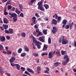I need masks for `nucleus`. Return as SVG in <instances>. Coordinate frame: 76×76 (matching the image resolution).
Segmentation results:
<instances>
[{"mask_svg":"<svg viewBox=\"0 0 76 76\" xmlns=\"http://www.w3.org/2000/svg\"><path fill=\"white\" fill-rule=\"evenodd\" d=\"M44 0H42L41 1H39L38 2L37 5L38 6V9H40L41 11H45V9L42 6V3L44 2Z\"/></svg>","mask_w":76,"mask_h":76,"instance_id":"obj_1","label":"nucleus"},{"mask_svg":"<svg viewBox=\"0 0 76 76\" xmlns=\"http://www.w3.org/2000/svg\"><path fill=\"white\" fill-rule=\"evenodd\" d=\"M31 38L33 40V42L34 43V44H35V45L37 46V45L39 44L40 42L39 41H38L37 39H36V38H35V37H34L33 36H31Z\"/></svg>","mask_w":76,"mask_h":76,"instance_id":"obj_2","label":"nucleus"},{"mask_svg":"<svg viewBox=\"0 0 76 76\" xmlns=\"http://www.w3.org/2000/svg\"><path fill=\"white\" fill-rule=\"evenodd\" d=\"M64 37L63 36V39L62 40V44L64 45H65L68 43V41L67 39H64Z\"/></svg>","mask_w":76,"mask_h":76,"instance_id":"obj_3","label":"nucleus"},{"mask_svg":"<svg viewBox=\"0 0 76 76\" xmlns=\"http://www.w3.org/2000/svg\"><path fill=\"white\" fill-rule=\"evenodd\" d=\"M9 14L10 15L12 16V18H17V17H18V15H17V14L15 13H12L10 12L9 13Z\"/></svg>","mask_w":76,"mask_h":76,"instance_id":"obj_4","label":"nucleus"},{"mask_svg":"<svg viewBox=\"0 0 76 76\" xmlns=\"http://www.w3.org/2000/svg\"><path fill=\"white\" fill-rule=\"evenodd\" d=\"M52 32L54 34H56L57 31V28L56 26H54L53 27V30H52Z\"/></svg>","mask_w":76,"mask_h":76,"instance_id":"obj_5","label":"nucleus"},{"mask_svg":"<svg viewBox=\"0 0 76 76\" xmlns=\"http://www.w3.org/2000/svg\"><path fill=\"white\" fill-rule=\"evenodd\" d=\"M69 58L66 59V61L62 62L63 65L65 66V65L67 64V63H69Z\"/></svg>","mask_w":76,"mask_h":76,"instance_id":"obj_6","label":"nucleus"},{"mask_svg":"<svg viewBox=\"0 0 76 76\" xmlns=\"http://www.w3.org/2000/svg\"><path fill=\"white\" fill-rule=\"evenodd\" d=\"M67 20L66 19H64L63 20L62 22V24H64L62 26V27L63 28H64V26L66 25V23H67Z\"/></svg>","mask_w":76,"mask_h":76,"instance_id":"obj_7","label":"nucleus"},{"mask_svg":"<svg viewBox=\"0 0 76 76\" xmlns=\"http://www.w3.org/2000/svg\"><path fill=\"white\" fill-rule=\"evenodd\" d=\"M44 39V37H40L38 38V39L39 41H41L42 42H45V40Z\"/></svg>","mask_w":76,"mask_h":76,"instance_id":"obj_8","label":"nucleus"},{"mask_svg":"<svg viewBox=\"0 0 76 76\" xmlns=\"http://www.w3.org/2000/svg\"><path fill=\"white\" fill-rule=\"evenodd\" d=\"M0 39L1 42H4L6 41V39L4 36H0Z\"/></svg>","mask_w":76,"mask_h":76,"instance_id":"obj_9","label":"nucleus"},{"mask_svg":"<svg viewBox=\"0 0 76 76\" xmlns=\"http://www.w3.org/2000/svg\"><path fill=\"white\" fill-rule=\"evenodd\" d=\"M48 47V45L46 44H44L42 50L43 51H45V50H47Z\"/></svg>","mask_w":76,"mask_h":76,"instance_id":"obj_10","label":"nucleus"},{"mask_svg":"<svg viewBox=\"0 0 76 76\" xmlns=\"http://www.w3.org/2000/svg\"><path fill=\"white\" fill-rule=\"evenodd\" d=\"M52 23L54 24V25H57V20L54 19H52Z\"/></svg>","mask_w":76,"mask_h":76,"instance_id":"obj_11","label":"nucleus"},{"mask_svg":"<svg viewBox=\"0 0 76 76\" xmlns=\"http://www.w3.org/2000/svg\"><path fill=\"white\" fill-rule=\"evenodd\" d=\"M27 71L29 72H30V73H32L33 74H34V73H35L34 71L32 70V69H31V68H28L27 69Z\"/></svg>","mask_w":76,"mask_h":76,"instance_id":"obj_12","label":"nucleus"},{"mask_svg":"<svg viewBox=\"0 0 76 76\" xmlns=\"http://www.w3.org/2000/svg\"><path fill=\"white\" fill-rule=\"evenodd\" d=\"M61 64V63L58 62H56L54 63V65L53 66V67H57L58 65H60Z\"/></svg>","mask_w":76,"mask_h":76,"instance_id":"obj_13","label":"nucleus"},{"mask_svg":"<svg viewBox=\"0 0 76 76\" xmlns=\"http://www.w3.org/2000/svg\"><path fill=\"white\" fill-rule=\"evenodd\" d=\"M42 45V43H41V42H39V43L36 45L37 46L38 49H40V48H41V45Z\"/></svg>","mask_w":76,"mask_h":76,"instance_id":"obj_14","label":"nucleus"},{"mask_svg":"<svg viewBox=\"0 0 76 76\" xmlns=\"http://www.w3.org/2000/svg\"><path fill=\"white\" fill-rule=\"evenodd\" d=\"M3 22L4 23H8L9 20L6 18H4L3 19Z\"/></svg>","mask_w":76,"mask_h":76,"instance_id":"obj_15","label":"nucleus"},{"mask_svg":"<svg viewBox=\"0 0 76 76\" xmlns=\"http://www.w3.org/2000/svg\"><path fill=\"white\" fill-rule=\"evenodd\" d=\"M15 60H16L15 58L14 57H12L10 60V63H12V62H13V61H15Z\"/></svg>","mask_w":76,"mask_h":76,"instance_id":"obj_16","label":"nucleus"},{"mask_svg":"<svg viewBox=\"0 0 76 76\" xmlns=\"http://www.w3.org/2000/svg\"><path fill=\"white\" fill-rule=\"evenodd\" d=\"M57 21L58 23L60 22H61V17L60 16L58 17H57Z\"/></svg>","mask_w":76,"mask_h":76,"instance_id":"obj_17","label":"nucleus"},{"mask_svg":"<svg viewBox=\"0 0 76 76\" xmlns=\"http://www.w3.org/2000/svg\"><path fill=\"white\" fill-rule=\"evenodd\" d=\"M8 31H9V34H12L13 33V29L12 28H9Z\"/></svg>","mask_w":76,"mask_h":76,"instance_id":"obj_18","label":"nucleus"},{"mask_svg":"<svg viewBox=\"0 0 76 76\" xmlns=\"http://www.w3.org/2000/svg\"><path fill=\"white\" fill-rule=\"evenodd\" d=\"M42 35H43V33H42V32L41 31H39L37 35V37H39V36H41Z\"/></svg>","mask_w":76,"mask_h":76,"instance_id":"obj_19","label":"nucleus"},{"mask_svg":"<svg viewBox=\"0 0 76 76\" xmlns=\"http://www.w3.org/2000/svg\"><path fill=\"white\" fill-rule=\"evenodd\" d=\"M16 69H17V70H20V66L19 65V64H16Z\"/></svg>","mask_w":76,"mask_h":76,"instance_id":"obj_20","label":"nucleus"},{"mask_svg":"<svg viewBox=\"0 0 76 76\" xmlns=\"http://www.w3.org/2000/svg\"><path fill=\"white\" fill-rule=\"evenodd\" d=\"M52 55H53V54H52V53H51V52H50L49 53V58H51L52 57H53Z\"/></svg>","mask_w":76,"mask_h":76,"instance_id":"obj_21","label":"nucleus"},{"mask_svg":"<svg viewBox=\"0 0 76 76\" xmlns=\"http://www.w3.org/2000/svg\"><path fill=\"white\" fill-rule=\"evenodd\" d=\"M24 48L26 51H27V52H28L29 51V48L26 45L25 46Z\"/></svg>","mask_w":76,"mask_h":76,"instance_id":"obj_22","label":"nucleus"},{"mask_svg":"<svg viewBox=\"0 0 76 76\" xmlns=\"http://www.w3.org/2000/svg\"><path fill=\"white\" fill-rule=\"evenodd\" d=\"M47 31H48V29L43 30V33L45 35H47Z\"/></svg>","mask_w":76,"mask_h":76,"instance_id":"obj_23","label":"nucleus"},{"mask_svg":"<svg viewBox=\"0 0 76 76\" xmlns=\"http://www.w3.org/2000/svg\"><path fill=\"white\" fill-rule=\"evenodd\" d=\"M44 6L46 9H48L49 8V5H48L45 4L44 5Z\"/></svg>","mask_w":76,"mask_h":76,"instance_id":"obj_24","label":"nucleus"},{"mask_svg":"<svg viewBox=\"0 0 76 76\" xmlns=\"http://www.w3.org/2000/svg\"><path fill=\"white\" fill-rule=\"evenodd\" d=\"M12 0H8V1L7 2L6 4L7 5H8V4H11L12 3V2H11Z\"/></svg>","mask_w":76,"mask_h":76,"instance_id":"obj_25","label":"nucleus"},{"mask_svg":"<svg viewBox=\"0 0 76 76\" xmlns=\"http://www.w3.org/2000/svg\"><path fill=\"white\" fill-rule=\"evenodd\" d=\"M3 26H4L5 29H7L8 28V25H7L6 24H3Z\"/></svg>","mask_w":76,"mask_h":76,"instance_id":"obj_26","label":"nucleus"},{"mask_svg":"<svg viewBox=\"0 0 76 76\" xmlns=\"http://www.w3.org/2000/svg\"><path fill=\"white\" fill-rule=\"evenodd\" d=\"M74 22H72L71 24H69V25L70 26V29H72V26L74 25Z\"/></svg>","mask_w":76,"mask_h":76,"instance_id":"obj_27","label":"nucleus"},{"mask_svg":"<svg viewBox=\"0 0 76 76\" xmlns=\"http://www.w3.org/2000/svg\"><path fill=\"white\" fill-rule=\"evenodd\" d=\"M12 8V5H8L7 6V9L8 10H10Z\"/></svg>","mask_w":76,"mask_h":76,"instance_id":"obj_28","label":"nucleus"},{"mask_svg":"<svg viewBox=\"0 0 76 76\" xmlns=\"http://www.w3.org/2000/svg\"><path fill=\"white\" fill-rule=\"evenodd\" d=\"M22 49L21 48H20L18 50V53H22Z\"/></svg>","mask_w":76,"mask_h":76,"instance_id":"obj_29","label":"nucleus"},{"mask_svg":"<svg viewBox=\"0 0 76 76\" xmlns=\"http://www.w3.org/2000/svg\"><path fill=\"white\" fill-rule=\"evenodd\" d=\"M49 19V18H48V17L46 16L44 18V20L45 21H48Z\"/></svg>","mask_w":76,"mask_h":76,"instance_id":"obj_30","label":"nucleus"},{"mask_svg":"<svg viewBox=\"0 0 76 76\" xmlns=\"http://www.w3.org/2000/svg\"><path fill=\"white\" fill-rule=\"evenodd\" d=\"M48 43L49 44H51V38L50 37H49L48 39Z\"/></svg>","mask_w":76,"mask_h":76,"instance_id":"obj_31","label":"nucleus"},{"mask_svg":"<svg viewBox=\"0 0 76 76\" xmlns=\"http://www.w3.org/2000/svg\"><path fill=\"white\" fill-rule=\"evenodd\" d=\"M21 36L23 38H25L26 37V34L25 33H21Z\"/></svg>","mask_w":76,"mask_h":76,"instance_id":"obj_32","label":"nucleus"},{"mask_svg":"<svg viewBox=\"0 0 76 76\" xmlns=\"http://www.w3.org/2000/svg\"><path fill=\"white\" fill-rule=\"evenodd\" d=\"M13 21L14 22H16V21H17V20H18V18L17 17H14L13 18Z\"/></svg>","mask_w":76,"mask_h":76,"instance_id":"obj_33","label":"nucleus"},{"mask_svg":"<svg viewBox=\"0 0 76 76\" xmlns=\"http://www.w3.org/2000/svg\"><path fill=\"white\" fill-rule=\"evenodd\" d=\"M25 74H26V75H29V76H31V75L29 73L28 71H25Z\"/></svg>","mask_w":76,"mask_h":76,"instance_id":"obj_34","label":"nucleus"},{"mask_svg":"<svg viewBox=\"0 0 76 76\" xmlns=\"http://www.w3.org/2000/svg\"><path fill=\"white\" fill-rule=\"evenodd\" d=\"M12 56H14L15 57H16L17 56V53L15 52H13L12 54Z\"/></svg>","mask_w":76,"mask_h":76,"instance_id":"obj_35","label":"nucleus"},{"mask_svg":"<svg viewBox=\"0 0 76 76\" xmlns=\"http://www.w3.org/2000/svg\"><path fill=\"white\" fill-rule=\"evenodd\" d=\"M26 56V53H23L20 55L21 57H25Z\"/></svg>","mask_w":76,"mask_h":76,"instance_id":"obj_36","label":"nucleus"},{"mask_svg":"<svg viewBox=\"0 0 76 76\" xmlns=\"http://www.w3.org/2000/svg\"><path fill=\"white\" fill-rule=\"evenodd\" d=\"M61 53L62 55H63L65 54V53H66V51L61 50Z\"/></svg>","mask_w":76,"mask_h":76,"instance_id":"obj_37","label":"nucleus"},{"mask_svg":"<svg viewBox=\"0 0 76 76\" xmlns=\"http://www.w3.org/2000/svg\"><path fill=\"white\" fill-rule=\"evenodd\" d=\"M33 56H35V57H38V56H39V55L38 54V53H34L33 54Z\"/></svg>","mask_w":76,"mask_h":76,"instance_id":"obj_38","label":"nucleus"},{"mask_svg":"<svg viewBox=\"0 0 76 76\" xmlns=\"http://www.w3.org/2000/svg\"><path fill=\"white\" fill-rule=\"evenodd\" d=\"M3 69H2V68L0 67V73L3 74Z\"/></svg>","mask_w":76,"mask_h":76,"instance_id":"obj_39","label":"nucleus"},{"mask_svg":"<svg viewBox=\"0 0 76 76\" xmlns=\"http://www.w3.org/2000/svg\"><path fill=\"white\" fill-rule=\"evenodd\" d=\"M19 7L20 9H23V6H22V5L21 4H19Z\"/></svg>","mask_w":76,"mask_h":76,"instance_id":"obj_40","label":"nucleus"},{"mask_svg":"<svg viewBox=\"0 0 76 76\" xmlns=\"http://www.w3.org/2000/svg\"><path fill=\"white\" fill-rule=\"evenodd\" d=\"M44 55H46V56H48V53H43L42 54V56H43Z\"/></svg>","mask_w":76,"mask_h":76,"instance_id":"obj_41","label":"nucleus"},{"mask_svg":"<svg viewBox=\"0 0 76 76\" xmlns=\"http://www.w3.org/2000/svg\"><path fill=\"white\" fill-rule=\"evenodd\" d=\"M67 58H69L67 55H65L64 57V59H67Z\"/></svg>","mask_w":76,"mask_h":76,"instance_id":"obj_42","label":"nucleus"},{"mask_svg":"<svg viewBox=\"0 0 76 76\" xmlns=\"http://www.w3.org/2000/svg\"><path fill=\"white\" fill-rule=\"evenodd\" d=\"M20 17H22V18H23V17H24V15L22 13H21L20 14Z\"/></svg>","mask_w":76,"mask_h":76,"instance_id":"obj_43","label":"nucleus"},{"mask_svg":"<svg viewBox=\"0 0 76 76\" xmlns=\"http://www.w3.org/2000/svg\"><path fill=\"white\" fill-rule=\"evenodd\" d=\"M56 54L57 56H60V52H56Z\"/></svg>","mask_w":76,"mask_h":76,"instance_id":"obj_44","label":"nucleus"},{"mask_svg":"<svg viewBox=\"0 0 76 76\" xmlns=\"http://www.w3.org/2000/svg\"><path fill=\"white\" fill-rule=\"evenodd\" d=\"M65 28L66 29H69V25H67L65 26Z\"/></svg>","mask_w":76,"mask_h":76,"instance_id":"obj_45","label":"nucleus"},{"mask_svg":"<svg viewBox=\"0 0 76 76\" xmlns=\"http://www.w3.org/2000/svg\"><path fill=\"white\" fill-rule=\"evenodd\" d=\"M37 70H38L39 71H40L41 70V67H40V66H37Z\"/></svg>","mask_w":76,"mask_h":76,"instance_id":"obj_46","label":"nucleus"},{"mask_svg":"<svg viewBox=\"0 0 76 76\" xmlns=\"http://www.w3.org/2000/svg\"><path fill=\"white\" fill-rule=\"evenodd\" d=\"M10 64L12 66H16V64L13 63H11V62H10Z\"/></svg>","mask_w":76,"mask_h":76,"instance_id":"obj_47","label":"nucleus"},{"mask_svg":"<svg viewBox=\"0 0 76 76\" xmlns=\"http://www.w3.org/2000/svg\"><path fill=\"white\" fill-rule=\"evenodd\" d=\"M4 32L6 34H9V31L7 30H5Z\"/></svg>","mask_w":76,"mask_h":76,"instance_id":"obj_48","label":"nucleus"},{"mask_svg":"<svg viewBox=\"0 0 76 76\" xmlns=\"http://www.w3.org/2000/svg\"><path fill=\"white\" fill-rule=\"evenodd\" d=\"M35 15L36 16V17H37V18H39V17H40L39 15L37 13H35Z\"/></svg>","mask_w":76,"mask_h":76,"instance_id":"obj_49","label":"nucleus"},{"mask_svg":"<svg viewBox=\"0 0 76 76\" xmlns=\"http://www.w3.org/2000/svg\"><path fill=\"white\" fill-rule=\"evenodd\" d=\"M49 71L46 70L44 72V73H47L48 74H49V73H50V72H49Z\"/></svg>","mask_w":76,"mask_h":76,"instance_id":"obj_50","label":"nucleus"},{"mask_svg":"<svg viewBox=\"0 0 76 76\" xmlns=\"http://www.w3.org/2000/svg\"><path fill=\"white\" fill-rule=\"evenodd\" d=\"M6 38L8 40H9V39H10V37L9 36H7L6 37Z\"/></svg>","mask_w":76,"mask_h":76,"instance_id":"obj_51","label":"nucleus"},{"mask_svg":"<svg viewBox=\"0 0 76 76\" xmlns=\"http://www.w3.org/2000/svg\"><path fill=\"white\" fill-rule=\"evenodd\" d=\"M38 26H39V25H35L34 26V28L35 29H37L38 28Z\"/></svg>","mask_w":76,"mask_h":76,"instance_id":"obj_52","label":"nucleus"},{"mask_svg":"<svg viewBox=\"0 0 76 76\" xmlns=\"http://www.w3.org/2000/svg\"><path fill=\"white\" fill-rule=\"evenodd\" d=\"M33 23H34V24H36V23H37V21H36V20H33Z\"/></svg>","mask_w":76,"mask_h":76,"instance_id":"obj_53","label":"nucleus"},{"mask_svg":"<svg viewBox=\"0 0 76 76\" xmlns=\"http://www.w3.org/2000/svg\"><path fill=\"white\" fill-rule=\"evenodd\" d=\"M21 70H22L23 71H25V68L23 67H21Z\"/></svg>","mask_w":76,"mask_h":76,"instance_id":"obj_54","label":"nucleus"},{"mask_svg":"<svg viewBox=\"0 0 76 76\" xmlns=\"http://www.w3.org/2000/svg\"><path fill=\"white\" fill-rule=\"evenodd\" d=\"M36 32H38V33H39V32L40 31H39V29L38 28H37L36 29Z\"/></svg>","mask_w":76,"mask_h":76,"instance_id":"obj_55","label":"nucleus"},{"mask_svg":"<svg viewBox=\"0 0 76 76\" xmlns=\"http://www.w3.org/2000/svg\"><path fill=\"white\" fill-rule=\"evenodd\" d=\"M0 49H1V50H3V47L2 45H0Z\"/></svg>","mask_w":76,"mask_h":76,"instance_id":"obj_56","label":"nucleus"},{"mask_svg":"<svg viewBox=\"0 0 76 76\" xmlns=\"http://www.w3.org/2000/svg\"><path fill=\"white\" fill-rule=\"evenodd\" d=\"M4 15H8V12H4Z\"/></svg>","mask_w":76,"mask_h":76,"instance_id":"obj_57","label":"nucleus"},{"mask_svg":"<svg viewBox=\"0 0 76 76\" xmlns=\"http://www.w3.org/2000/svg\"><path fill=\"white\" fill-rule=\"evenodd\" d=\"M31 19H32V20H36V17H33Z\"/></svg>","mask_w":76,"mask_h":76,"instance_id":"obj_58","label":"nucleus"},{"mask_svg":"<svg viewBox=\"0 0 76 76\" xmlns=\"http://www.w3.org/2000/svg\"><path fill=\"white\" fill-rule=\"evenodd\" d=\"M55 16H56L55 19H57V17H58V15L56 14H55Z\"/></svg>","mask_w":76,"mask_h":76,"instance_id":"obj_59","label":"nucleus"},{"mask_svg":"<svg viewBox=\"0 0 76 76\" xmlns=\"http://www.w3.org/2000/svg\"><path fill=\"white\" fill-rule=\"evenodd\" d=\"M37 34V32L36 31H34L33 32V34L34 35H36V34Z\"/></svg>","mask_w":76,"mask_h":76,"instance_id":"obj_60","label":"nucleus"},{"mask_svg":"<svg viewBox=\"0 0 76 76\" xmlns=\"http://www.w3.org/2000/svg\"><path fill=\"white\" fill-rule=\"evenodd\" d=\"M5 74L6 75H7V76H11V75H10V74L8 73H5Z\"/></svg>","mask_w":76,"mask_h":76,"instance_id":"obj_61","label":"nucleus"},{"mask_svg":"<svg viewBox=\"0 0 76 76\" xmlns=\"http://www.w3.org/2000/svg\"><path fill=\"white\" fill-rule=\"evenodd\" d=\"M15 8L13 7H12V11H15Z\"/></svg>","mask_w":76,"mask_h":76,"instance_id":"obj_62","label":"nucleus"},{"mask_svg":"<svg viewBox=\"0 0 76 76\" xmlns=\"http://www.w3.org/2000/svg\"><path fill=\"white\" fill-rule=\"evenodd\" d=\"M7 53L8 54H12V52L11 51H8Z\"/></svg>","mask_w":76,"mask_h":76,"instance_id":"obj_63","label":"nucleus"},{"mask_svg":"<svg viewBox=\"0 0 76 76\" xmlns=\"http://www.w3.org/2000/svg\"><path fill=\"white\" fill-rule=\"evenodd\" d=\"M73 71L75 73H76V69H75V68L73 69Z\"/></svg>","mask_w":76,"mask_h":76,"instance_id":"obj_64","label":"nucleus"}]
</instances>
